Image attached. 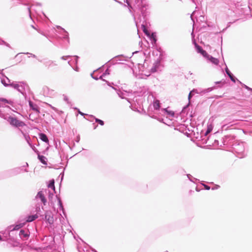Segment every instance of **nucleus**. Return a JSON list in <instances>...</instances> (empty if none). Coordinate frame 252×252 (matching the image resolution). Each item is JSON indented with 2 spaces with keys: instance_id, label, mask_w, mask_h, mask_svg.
<instances>
[{
  "instance_id": "obj_32",
  "label": "nucleus",
  "mask_w": 252,
  "mask_h": 252,
  "mask_svg": "<svg viewBox=\"0 0 252 252\" xmlns=\"http://www.w3.org/2000/svg\"><path fill=\"white\" fill-rule=\"evenodd\" d=\"M141 28L143 32L147 35H149L150 33L147 28V26L144 23L141 25Z\"/></svg>"
},
{
  "instance_id": "obj_30",
  "label": "nucleus",
  "mask_w": 252,
  "mask_h": 252,
  "mask_svg": "<svg viewBox=\"0 0 252 252\" xmlns=\"http://www.w3.org/2000/svg\"><path fill=\"white\" fill-rule=\"evenodd\" d=\"M153 106L155 110H159L160 107V103L158 100H156L153 102Z\"/></svg>"
},
{
  "instance_id": "obj_12",
  "label": "nucleus",
  "mask_w": 252,
  "mask_h": 252,
  "mask_svg": "<svg viewBox=\"0 0 252 252\" xmlns=\"http://www.w3.org/2000/svg\"><path fill=\"white\" fill-rule=\"evenodd\" d=\"M19 235L21 239L27 240L30 236V232L28 230L21 229Z\"/></svg>"
},
{
  "instance_id": "obj_6",
  "label": "nucleus",
  "mask_w": 252,
  "mask_h": 252,
  "mask_svg": "<svg viewBox=\"0 0 252 252\" xmlns=\"http://www.w3.org/2000/svg\"><path fill=\"white\" fill-rule=\"evenodd\" d=\"M25 225V223H20L15 225H11L9 226L7 228V231L9 232V235L11 237V235L15 230H18Z\"/></svg>"
},
{
  "instance_id": "obj_43",
  "label": "nucleus",
  "mask_w": 252,
  "mask_h": 252,
  "mask_svg": "<svg viewBox=\"0 0 252 252\" xmlns=\"http://www.w3.org/2000/svg\"><path fill=\"white\" fill-rule=\"evenodd\" d=\"M63 100L67 102V104H69L70 102L66 95H63Z\"/></svg>"
},
{
  "instance_id": "obj_48",
  "label": "nucleus",
  "mask_w": 252,
  "mask_h": 252,
  "mask_svg": "<svg viewBox=\"0 0 252 252\" xmlns=\"http://www.w3.org/2000/svg\"><path fill=\"white\" fill-rule=\"evenodd\" d=\"M117 94H118V95L119 96V97H120L122 98H124V96H123L124 94L122 92L119 91L117 92Z\"/></svg>"
},
{
  "instance_id": "obj_44",
  "label": "nucleus",
  "mask_w": 252,
  "mask_h": 252,
  "mask_svg": "<svg viewBox=\"0 0 252 252\" xmlns=\"http://www.w3.org/2000/svg\"><path fill=\"white\" fill-rule=\"evenodd\" d=\"M6 103L10 104L13 107L14 106V101L12 100L8 99Z\"/></svg>"
},
{
  "instance_id": "obj_23",
  "label": "nucleus",
  "mask_w": 252,
  "mask_h": 252,
  "mask_svg": "<svg viewBox=\"0 0 252 252\" xmlns=\"http://www.w3.org/2000/svg\"><path fill=\"white\" fill-rule=\"evenodd\" d=\"M91 75L93 79H94V80H97L98 79H101L102 81L105 82L108 86H110L111 83L109 81H108L103 79L101 75H100L99 77H98L97 76L94 75L93 73H91Z\"/></svg>"
},
{
  "instance_id": "obj_21",
  "label": "nucleus",
  "mask_w": 252,
  "mask_h": 252,
  "mask_svg": "<svg viewBox=\"0 0 252 252\" xmlns=\"http://www.w3.org/2000/svg\"><path fill=\"white\" fill-rule=\"evenodd\" d=\"M39 137L41 140L46 143H49V140L47 136L44 133H40L39 134Z\"/></svg>"
},
{
  "instance_id": "obj_45",
  "label": "nucleus",
  "mask_w": 252,
  "mask_h": 252,
  "mask_svg": "<svg viewBox=\"0 0 252 252\" xmlns=\"http://www.w3.org/2000/svg\"><path fill=\"white\" fill-rule=\"evenodd\" d=\"M240 84H242V85L243 86H244L245 87V88H246L247 90L252 91V88H250L249 87L247 86V85H245L244 84H242V83H240Z\"/></svg>"
},
{
  "instance_id": "obj_39",
  "label": "nucleus",
  "mask_w": 252,
  "mask_h": 252,
  "mask_svg": "<svg viewBox=\"0 0 252 252\" xmlns=\"http://www.w3.org/2000/svg\"><path fill=\"white\" fill-rule=\"evenodd\" d=\"M215 84L219 85V86L218 87H220L222 86H223L225 84V81H217L215 82Z\"/></svg>"
},
{
  "instance_id": "obj_9",
  "label": "nucleus",
  "mask_w": 252,
  "mask_h": 252,
  "mask_svg": "<svg viewBox=\"0 0 252 252\" xmlns=\"http://www.w3.org/2000/svg\"><path fill=\"white\" fill-rule=\"evenodd\" d=\"M45 219L50 224L54 222V218L52 212L51 211H46L45 213Z\"/></svg>"
},
{
  "instance_id": "obj_37",
  "label": "nucleus",
  "mask_w": 252,
  "mask_h": 252,
  "mask_svg": "<svg viewBox=\"0 0 252 252\" xmlns=\"http://www.w3.org/2000/svg\"><path fill=\"white\" fill-rule=\"evenodd\" d=\"M125 57L123 55H120L116 56L114 57L115 59H117V61H126V59H124Z\"/></svg>"
},
{
  "instance_id": "obj_29",
  "label": "nucleus",
  "mask_w": 252,
  "mask_h": 252,
  "mask_svg": "<svg viewBox=\"0 0 252 252\" xmlns=\"http://www.w3.org/2000/svg\"><path fill=\"white\" fill-rule=\"evenodd\" d=\"M89 117H91V118H92L93 119H94L95 120V122L96 123H98V124H99L100 125H101V126H103L104 125V122L102 120H100V119H99L98 118H95L93 115H90Z\"/></svg>"
},
{
  "instance_id": "obj_57",
  "label": "nucleus",
  "mask_w": 252,
  "mask_h": 252,
  "mask_svg": "<svg viewBox=\"0 0 252 252\" xmlns=\"http://www.w3.org/2000/svg\"><path fill=\"white\" fill-rule=\"evenodd\" d=\"M42 35L45 36L46 37H47V38H48V36L45 34V33H44L43 32H39Z\"/></svg>"
},
{
  "instance_id": "obj_19",
  "label": "nucleus",
  "mask_w": 252,
  "mask_h": 252,
  "mask_svg": "<svg viewBox=\"0 0 252 252\" xmlns=\"http://www.w3.org/2000/svg\"><path fill=\"white\" fill-rule=\"evenodd\" d=\"M23 167L24 166L21 167H17L12 169L10 171L11 175L14 176L20 174L23 170Z\"/></svg>"
},
{
  "instance_id": "obj_49",
  "label": "nucleus",
  "mask_w": 252,
  "mask_h": 252,
  "mask_svg": "<svg viewBox=\"0 0 252 252\" xmlns=\"http://www.w3.org/2000/svg\"><path fill=\"white\" fill-rule=\"evenodd\" d=\"M70 57V56H63L61 57V59L63 60H66L68 58Z\"/></svg>"
},
{
  "instance_id": "obj_25",
  "label": "nucleus",
  "mask_w": 252,
  "mask_h": 252,
  "mask_svg": "<svg viewBox=\"0 0 252 252\" xmlns=\"http://www.w3.org/2000/svg\"><path fill=\"white\" fill-rule=\"evenodd\" d=\"M213 129V126L212 124H208L207 127L206 131L203 134L204 136H207L208 134L210 133Z\"/></svg>"
},
{
  "instance_id": "obj_22",
  "label": "nucleus",
  "mask_w": 252,
  "mask_h": 252,
  "mask_svg": "<svg viewBox=\"0 0 252 252\" xmlns=\"http://www.w3.org/2000/svg\"><path fill=\"white\" fill-rule=\"evenodd\" d=\"M161 111L164 112L166 115L169 117H174L175 115L174 111L168 110L167 108L162 109Z\"/></svg>"
},
{
  "instance_id": "obj_5",
  "label": "nucleus",
  "mask_w": 252,
  "mask_h": 252,
  "mask_svg": "<svg viewBox=\"0 0 252 252\" xmlns=\"http://www.w3.org/2000/svg\"><path fill=\"white\" fill-rule=\"evenodd\" d=\"M217 87L213 86L212 87H210L207 89H202L201 88H198V89H193L192 90V92H193L194 94H200L201 95H203L204 94H205L206 93H209L213 91V90L217 89Z\"/></svg>"
},
{
  "instance_id": "obj_58",
  "label": "nucleus",
  "mask_w": 252,
  "mask_h": 252,
  "mask_svg": "<svg viewBox=\"0 0 252 252\" xmlns=\"http://www.w3.org/2000/svg\"><path fill=\"white\" fill-rule=\"evenodd\" d=\"M76 141L77 142H79V141H80V137L79 136L77 137V139Z\"/></svg>"
},
{
  "instance_id": "obj_59",
  "label": "nucleus",
  "mask_w": 252,
  "mask_h": 252,
  "mask_svg": "<svg viewBox=\"0 0 252 252\" xmlns=\"http://www.w3.org/2000/svg\"><path fill=\"white\" fill-rule=\"evenodd\" d=\"M138 65L139 66V69H141L140 68V66H141L142 67H144V65H142V64L138 63Z\"/></svg>"
},
{
  "instance_id": "obj_20",
  "label": "nucleus",
  "mask_w": 252,
  "mask_h": 252,
  "mask_svg": "<svg viewBox=\"0 0 252 252\" xmlns=\"http://www.w3.org/2000/svg\"><path fill=\"white\" fill-rule=\"evenodd\" d=\"M38 159L44 165L47 164V158L43 155H40L39 154L38 155Z\"/></svg>"
},
{
  "instance_id": "obj_41",
  "label": "nucleus",
  "mask_w": 252,
  "mask_h": 252,
  "mask_svg": "<svg viewBox=\"0 0 252 252\" xmlns=\"http://www.w3.org/2000/svg\"><path fill=\"white\" fill-rule=\"evenodd\" d=\"M24 54H26V55H30L29 56V58L30 57H32L34 58H36V56L35 55L31 53H29V52L24 53Z\"/></svg>"
},
{
  "instance_id": "obj_34",
  "label": "nucleus",
  "mask_w": 252,
  "mask_h": 252,
  "mask_svg": "<svg viewBox=\"0 0 252 252\" xmlns=\"http://www.w3.org/2000/svg\"><path fill=\"white\" fill-rule=\"evenodd\" d=\"M187 176L188 177V178L189 179V180L191 181V182H193V183H195L196 181H199L197 179L195 178H194L190 174H187Z\"/></svg>"
},
{
  "instance_id": "obj_31",
  "label": "nucleus",
  "mask_w": 252,
  "mask_h": 252,
  "mask_svg": "<svg viewBox=\"0 0 252 252\" xmlns=\"http://www.w3.org/2000/svg\"><path fill=\"white\" fill-rule=\"evenodd\" d=\"M141 28L143 32L147 35H149L150 33L147 28V26L144 23L141 25Z\"/></svg>"
},
{
  "instance_id": "obj_35",
  "label": "nucleus",
  "mask_w": 252,
  "mask_h": 252,
  "mask_svg": "<svg viewBox=\"0 0 252 252\" xmlns=\"http://www.w3.org/2000/svg\"><path fill=\"white\" fill-rule=\"evenodd\" d=\"M19 83H15L14 82H13L12 83L10 82L9 83V87H12L16 90H17L18 89V88L19 87Z\"/></svg>"
},
{
  "instance_id": "obj_55",
  "label": "nucleus",
  "mask_w": 252,
  "mask_h": 252,
  "mask_svg": "<svg viewBox=\"0 0 252 252\" xmlns=\"http://www.w3.org/2000/svg\"><path fill=\"white\" fill-rule=\"evenodd\" d=\"M28 11H29V16L31 18V8L30 7H28Z\"/></svg>"
},
{
  "instance_id": "obj_11",
  "label": "nucleus",
  "mask_w": 252,
  "mask_h": 252,
  "mask_svg": "<svg viewBox=\"0 0 252 252\" xmlns=\"http://www.w3.org/2000/svg\"><path fill=\"white\" fill-rule=\"evenodd\" d=\"M43 64L48 69H50L54 66L57 65L56 62L50 60H44Z\"/></svg>"
},
{
  "instance_id": "obj_42",
  "label": "nucleus",
  "mask_w": 252,
  "mask_h": 252,
  "mask_svg": "<svg viewBox=\"0 0 252 252\" xmlns=\"http://www.w3.org/2000/svg\"><path fill=\"white\" fill-rule=\"evenodd\" d=\"M74 109L75 110H77L78 113L79 114H80L81 116H84L85 115H88V114H85V113L82 112L81 111H80V110L79 109H78L77 107H75Z\"/></svg>"
},
{
  "instance_id": "obj_56",
  "label": "nucleus",
  "mask_w": 252,
  "mask_h": 252,
  "mask_svg": "<svg viewBox=\"0 0 252 252\" xmlns=\"http://www.w3.org/2000/svg\"><path fill=\"white\" fill-rule=\"evenodd\" d=\"M200 21L204 20V19H205L204 16H201L200 17Z\"/></svg>"
},
{
  "instance_id": "obj_63",
  "label": "nucleus",
  "mask_w": 252,
  "mask_h": 252,
  "mask_svg": "<svg viewBox=\"0 0 252 252\" xmlns=\"http://www.w3.org/2000/svg\"><path fill=\"white\" fill-rule=\"evenodd\" d=\"M1 240H2V238L1 236L0 235V241H1Z\"/></svg>"
},
{
  "instance_id": "obj_18",
  "label": "nucleus",
  "mask_w": 252,
  "mask_h": 252,
  "mask_svg": "<svg viewBox=\"0 0 252 252\" xmlns=\"http://www.w3.org/2000/svg\"><path fill=\"white\" fill-rule=\"evenodd\" d=\"M74 59V61H69L68 62V63L76 71H78V67H76L75 68H74L73 67V63H74V64H77V62H78V58H79V57L77 56H74L73 57Z\"/></svg>"
},
{
  "instance_id": "obj_1",
  "label": "nucleus",
  "mask_w": 252,
  "mask_h": 252,
  "mask_svg": "<svg viewBox=\"0 0 252 252\" xmlns=\"http://www.w3.org/2000/svg\"><path fill=\"white\" fill-rule=\"evenodd\" d=\"M235 137L231 135H226L222 138L224 145L232 146V152L239 158L245 157L247 155V144L245 142L235 141Z\"/></svg>"
},
{
  "instance_id": "obj_60",
  "label": "nucleus",
  "mask_w": 252,
  "mask_h": 252,
  "mask_svg": "<svg viewBox=\"0 0 252 252\" xmlns=\"http://www.w3.org/2000/svg\"><path fill=\"white\" fill-rule=\"evenodd\" d=\"M158 120L159 122H160L164 123V122H163V119L162 118H161V119H158Z\"/></svg>"
},
{
  "instance_id": "obj_40",
  "label": "nucleus",
  "mask_w": 252,
  "mask_h": 252,
  "mask_svg": "<svg viewBox=\"0 0 252 252\" xmlns=\"http://www.w3.org/2000/svg\"><path fill=\"white\" fill-rule=\"evenodd\" d=\"M110 74L109 73V70L108 68H107L104 72H103L101 75L102 76V77L105 76L107 75H109Z\"/></svg>"
},
{
  "instance_id": "obj_61",
  "label": "nucleus",
  "mask_w": 252,
  "mask_h": 252,
  "mask_svg": "<svg viewBox=\"0 0 252 252\" xmlns=\"http://www.w3.org/2000/svg\"><path fill=\"white\" fill-rule=\"evenodd\" d=\"M194 12H195L194 11V12H193V13H192V14H191V16H190V18H191V20H192V21H193V22H194V20H193V18H192V15L193 14V13H194Z\"/></svg>"
},
{
  "instance_id": "obj_47",
  "label": "nucleus",
  "mask_w": 252,
  "mask_h": 252,
  "mask_svg": "<svg viewBox=\"0 0 252 252\" xmlns=\"http://www.w3.org/2000/svg\"><path fill=\"white\" fill-rule=\"evenodd\" d=\"M8 100V99H7L4 98H2V97L0 98V101L4 102L5 103H6L7 102Z\"/></svg>"
},
{
  "instance_id": "obj_36",
  "label": "nucleus",
  "mask_w": 252,
  "mask_h": 252,
  "mask_svg": "<svg viewBox=\"0 0 252 252\" xmlns=\"http://www.w3.org/2000/svg\"><path fill=\"white\" fill-rule=\"evenodd\" d=\"M0 45H4L6 46L9 47V48H12L10 46V44L5 41H4L2 38L0 37Z\"/></svg>"
},
{
  "instance_id": "obj_26",
  "label": "nucleus",
  "mask_w": 252,
  "mask_h": 252,
  "mask_svg": "<svg viewBox=\"0 0 252 252\" xmlns=\"http://www.w3.org/2000/svg\"><path fill=\"white\" fill-rule=\"evenodd\" d=\"M1 82L5 87H9V83L10 82V80L5 76V78L1 79Z\"/></svg>"
},
{
  "instance_id": "obj_51",
  "label": "nucleus",
  "mask_w": 252,
  "mask_h": 252,
  "mask_svg": "<svg viewBox=\"0 0 252 252\" xmlns=\"http://www.w3.org/2000/svg\"><path fill=\"white\" fill-rule=\"evenodd\" d=\"M91 115H88L87 116H88V118H86V119H87V120L90 121V122H93V120L94 119H93L92 118H91V117H90L89 116H90Z\"/></svg>"
},
{
  "instance_id": "obj_28",
  "label": "nucleus",
  "mask_w": 252,
  "mask_h": 252,
  "mask_svg": "<svg viewBox=\"0 0 252 252\" xmlns=\"http://www.w3.org/2000/svg\"><path fill=\"white\" fill-rule=\"evenodd\" d=\"M150 40L152 42V44H156L157 41V37L155 33L150 34L149 35Z\"/></svg>"
},
{
  "instance_id": "obj_14",
  "label": "nucleus",
  "mask_w": 252,
  "mask_h": 252,
  "mask_svg": "<svg viewBox=\"0 0 252 252\" xmlns=\"http://www.w3.org/2000/svg\"><path fill=\"white\" fill-rule=\"evenodd\" d=\"M36 198H39L40 199L41 201L43 203V204L45 205L47 203V200L42 192V191H39L38 192Z\"/></svg>"
},
{
  "instance_id": "obj_50",
  "label": "nucleus",
  "mask_w": 252,
  "mask_h": 252,
  "mask_svg": "<svg viewBox=\"0 0 252 252\" xmlns=\"http://www.w3.org/2000/svg\"><path fill=\"white\" fill-rule=\"evenodd\" d=\"M227 120H225L224 121H223V125L222 126V128H224L225 126L227 125Z\"/></svg>"
},
{
  "instance_id": "obj_10",
  "label": "nucleus",
  "mask_w": 252,
  "mask_h": 252,
  "mask_svg": "<svg viewBox=\"0 0 252 252\" xmlns=\"http://www.w3.org/2000/svg\"><path fill=\"white\" fill-rule=\"evenodd\" d=\"M161 66V64L160 63V60H158L155 63H154L153 66L151 68V73H155L157 71H158V70L160 69V67Z\"/></svg>"
},
{
  "instance_id": "obj_24",
  "label": "nucleus",
  "mask_w": 252,
  "mask_h": 252,
  "mask_svg": "<svg viewBox=\"0 0 252 252\" xmlns=\"http://www.w3.org/2000/svg\"><path fill=\"white\" fill-rule=\"evenodd\" d=\"M37 218V215H32L26 217V222H32Z\"/></svg>"
},
{
  "instance_id": "obj_16",
  "label": "nucleus",
  "mask_w": 252,
  "mask_h": 252,
  "mask_svg": "<svg viewBox=\"0 0 252 252\" xmlns=\"http://www.w3.org/2000/svg\"><path fill=\"white\" fill-rule=\"evenodd\" d=\"M29 104L30 108L32 110L37 112V113H40L38 106L36 104H34L31 100H29Z\"/></svg>"
},
{
  "instance_id": "obj_8",
  "label": "nucleus",
  "mask_w": 252,
  "mask_h": 252,
  "mask_svg": "<svg viewBox=\"0 0 252 252\" xmlns=\"http://www.w3.org/2000/svg\"><path fill=\"white\" fill-rule=\"evenodd\" d=\"M193 43L194 44L195 48L197 52L200 54L203 57L206 58L207 56H208V54L207 53V52L203 50L202 47L196 43L195 41H193Z\"/></svg>"
},
{
  "instance_id": "obj_2",
  "label": "nucleus",
  "mask_w": 252,
  "mask_h": 252,
  "mask_svg": "<svg viewBox=\"0 0 252 252\" xmlns=\"http://www.w3.org/2000/svg\"><path fill=\"white\" fill-rule=\"evenodd\" d=\"M5 120L12 126L16 127H23L25 125L24 122L20 121L17 118L12 117L11 116H8L4 118Z\"/></svg>"
},
{
  "instance_id": "obj_4",
  "label": "nucleus",
  "mask_w": 252,
  "mask_h": 252,
  "mask_svg": "<svg viewBox=\"0 0 252 252\" xmlns=\"http://www.w3.org/2000/svg\"><path fill=\"white\" fill-rule=\"evenodd\" d=\"M29 89V87L27 83L24 82H20L19 87L17 90L21 93L24 96L25 98H26L27 94L25 92L26 91H28Z\"/></svg>"
},
{
  "instance_id": "obj_53",
  "label": "nucleus",
  "mask_w": 252,
  "mask_h": 252,
  "mask_svg": "<svg viewBox=\"0 0 252 252\" xmlns=\"http://www.w3.org/2000/svg\"><path fill=\"white\" fill-rule=\"evenodd\" d=\"M49 105H50V106L51 107V108L53 110H54V111H57V109L56 108H55V107H54V106H52V105H50V104Z\"/></svg>"
},
{
  "instance_id": "obj_3",
  "label": "nucleus",
  "mask_w": 252,
  "mask_h": 252,
  "mask_svg": "<svg viewBox=\"0 0 252 252\" xmlns=\"http://www.w3.org/2000/svg\"><path fill=\"white\" fill-rule=\"evenodd\" d=\"M57 28L59 30L58 31H57V32L61 35V37H59V38L66 39L67 43H69V39L68 32L66 31L63 28L59 26H57Z\"/></svg>"
},
{
  "instance_id": "obj_38",
  "label": "nucleus",
  "mask_w": 252,
  "mask_h": 252,
  "mask_svg": "<svg viewBox=\"0 0 252 252\" xmlns=\"http://www.w3.org/2000/svg\"><path fill=\"white\" fill-rule=\"evenodd\" d=\"M28 143L32 148V149L33 150V151L37 154V155L39 154V151L38 150L34 147V145H32V144H31L28 140H27Z\"/></svg>"
},
{
  "instance_id": "obj_27",
  "label": "nucleus",
  "mask_w": 252,
  "mask_h": 252,
  "mask_svg": "<svg viewBox=\"0 0 252 252\" xmlns=\"http://www.w3.org/2000/svg\"><path fill=\"white\" fill-rule=\"evenodd\" d=\"M57 197V200H58V202L59 209L60 210H62L63 211V214L64 215L65 214L64 209L61 199L60 197Z\"/></svg>"
},
{
  "instance_id": "obj_7",
  "label": "nucleus",
  "mask_w": 252,
  "mask_h": 252,
  "mask_svg": "<svg viewBox=\"0 0 252 252\" xmlns=\"http://www.w3.org/2000/svg\"><path fill=\"white\" fill-rule=\"evenodd\" d=\"M135 2L137 5L138 8L140 10L141 14L143 17L145 16V11L146 10V3L144 1V0H141V1H139V0H134Z\"/></svg>"
},
{
  "instance_id": "obj_33",
  "label": "nucleus",
  "mask_w": 252,
  "mask_h": 252,
  "mask_svg": "<svg viewBox=\"0 0 252 252\" xmlns=\"http://www.w3.org/2000/svg\"><path fill=\"white\" fill-rule=\"evenodd\" d=\"M55 181L54 179L51 180L49 181V183L48 185V187L49 188H51L53 189L54 191L55 190Z\"/></svg>"
},
{
  "instance_id": "obj_52",
  "label": "nucleus",
  "mask_w": 252,
  "mask_h": 252,
  "mask_svg": "<svg viewBox=\"0 0 252 252\" xmlns=\"http://www.w3.org/2000/svg\"><path fill=\"white\" fill-rule=\"evenodd\" d=\"M219 188H220V186L216 185L215 187L212 188V189H213V190L217 189H218Z\"/></svg>"
},
{
  "instance_id": "obj_62",
  "label": "nucleus",
  "mask_w": 252,
  "mask_h": 252,
  "mask_svg": "<svg viewBox=\"0 0 252 252\" xmlns=\"http://www.w3.org/2000/svg\"><path fill=\"white\" fill-rule=\"evenodd\" d=\"M97 125H94V128L95 129L97 127Z\"/></svg>"
},
{
  "instance_id": "obj_64",
  "label": "nucleus",
  "mask_w": 252,
  "mask_h": 252,
  "mask_svg": "<svg viewBox=\"0 0 252 252\" xmlns=\"http://www.w3.org/2000/svg\"><path fill=\"white\" fill-rule=\"evenodd\" d=\"M103 67V66H102L101 67H99L98 69H97V70H99V69H101L102 67Z\"/></svg>"
},
{
  "instance_id": "obj_15",
  "label": "nucleus",
  "mask_w": 252,
  "mask_h": 252,
  "mask_svg": "<svg viewBox=\"0 0 252 252\" xmlns=\"http://www.w3.org/2000/svg\"><path fill=\"white\" fill-rule=\"evenodd\" d=\"M193 95H194V93L193 92H192V91H191L188 95L189 103H188V104H187L186 106H185L183 107V108L182 110V113H185L187 109H188L189 106L190 105V99L192 98V97L193 96Z\"/></svg>"
},
{
  "instance_id": "obj_54",
  "label": "nucleus",
  "mask_w": 252,
  "mask_h": 252,
  "mask_svg": "<svg viewBox=\"0 0 252 252\" xmlns=\"http://www.w3.org/2000/svg\"><path fill=\"white\" fill-rule=\"evenodd\" d=\"M60 176H62V178H61V181H62L63 180V176H64V172L63 171L62 173H61L60 174Z\"/></svg>"
},
{
  "instance_id": "obj_17",
  "label": "nucleus",
  "mask_w": 252,
  "mask_h": 252,
  "mask_svg": "<svg viewBox=\"0 0 252 252\" xmlns=\"http://www.w3.org/2000/svg\"><path fill=\"white\" fill-rule=\"evenodd\" d=\"M206 59L215 65H218L219 63V60L217 58H215L209 54Z\"/></svg>"
},
{
  "instance_id": "obj_13",
  "label": "nucleus",
  "mask_w": 252,
  "mask_h": 252,
  "mask_svg": "<svg viewBox=\"0 0 252 252\" xmlns=\"http://www.w3.org/2000/svg\"><path fill=\"white\" fill-rule=\"evenodd\" d=\"M225 71L226 74L228 76L231 81L234 83H235L236 81L239 82V83H241V82L238 80L233 74L230 71L227 67L226 66L225 68Z\"/></svg>"
},
{
  "instance_id": "obj_46",
  "label": "nucleus",
  "mask_w": 252,
  "mask_h": 252,
  "mask_svg": "<svg viewBox=\"0 0 252 252\" xmlns=\"http://www.w3.org/2000/svg\"><path fill=\"white\" fill-rule=\"evenodd\" d=\"M201 184L203 186L204 189L206 190H209V189H210V186H208L207 185H205L204 184Z\"/></svg>"
}]
</instances>
